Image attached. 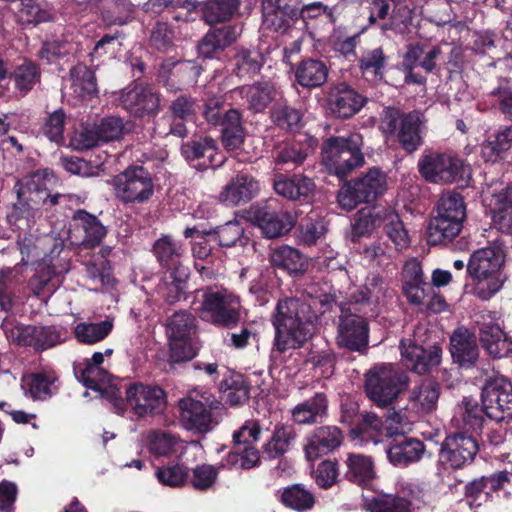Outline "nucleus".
Masks as SVG:
<instances>
[{
    "label": "nucleus",
    "instance_id": "f257e3e1",
    "mask_svg": "<svg viewBox=\"0 0 512 512\" xmlns=\"http://www.w3.org/2000/svg\"><path fill=\"white\" fill-rule=\"evenodd\" d=\"M328 288L326 283L311 281L303 285L301 297L278 300L271 316L275 330L273 346L278 352L300 349L312 338L317 320L312 303H319L326 311L336 302V296L328 292Z\"/></svg>",
    "mask_w": 512,
    "mask_h": 512
},
{
    "label": "nucleus",
    "instance_id": "f03ea898",
    "mask_svg": "<svg viewBox=\"0 0 512 512\" xmlns=\"http://www.w3.org/2000/svg\"><path fill=\"white\" fill-rule=\"evenodd\" d=\"M363 145V136L358 132L331 135L321 143V164L329 175L344 181L355 169L365 164Z\"/></svg>",
    "mask_w": 512,
    "mask_h": 512
},
{
    "label": "nucleus",
    "instance_id": "7ed1b4c3",
    "mask_svg": "<svg viewBox=\"0 0 512 512\" xmlns=\"http://www.w3.org/2000/svg\"><path fill=\"white\" fill-rule=\"evenodd\" d=\"M426 118L422 111L404 112L399 107H384L380 115V129L386 137H393L407 154L416 152L424 144Z\"/></svg>",
    "mask_w": 512,
    "mask_h": 512
},
{
    "label": "nucleus",
    "instance_id": "20e7f679",
    "mask_svg": "<svg viewBox=\"0 0 512 512\" xmlns=\"http://www.w3.org/2000/svg\"><path fill=\"white\" fill-rule=\"evenodd\" d=\"M199 306L195 309L202 320L212 325L233 329L241 320V299L225 288L206 286L194 292V301Z\"/></svg>",
    "mask_w": 512,
    "mask_h": 512
},
{
    "label": "nucleus",
    "instance_id": "39448f33",
    "mask_svg": "<svg viewBox=\"0 0 512 512\" xmlns=\"http://www.w3.org/2000/svg\"><path fill=\"white\" fill-rule=\"evenodd\" d=\"M464 197L456 191L444 192L437 202V216L427 227V243L430 246L446 245L459 235L466 219Z\"/></svg>",
    "mask_w": 512,
    "mask_h": 512
},
{
    "label": "nucleus",
    "instance_id": "423d86ee",
    "mask_svg": "<svg viewBox=\"0 0 512 512\" xmlns=\"http://www.w3.org/2000/svg\"><path fill=\"white\" fill-rule=\"evenodd\" d=\"M505 257L499 247H485L474 251L467 263V275L474 283V293L481 300H489L502 287L501 267Z\"/></svg>",
    "mask_w": 512,
    "mask_h": 512
},
{
    "label": "nucleus",
    "instance_id": "0eeeda50",
    "mask_svg": "<svg viewBox=\"0 0 512 512\" xmlns=\"http://www.w3.org/2000/svg\"><path fill=\"white\" fill-rule=\"evenodd\" d=\"M422 178L433 184H467L471 169L457 155L439 151H425L417 163Z\"/></svg>",
    "mask_w": 512,
    "mask_h": 512
},
{
    "label": "nucleus",
    "instance_id": "6e6552de",
    "mask_svg": "<svg viewBox=\"0 0 512 512\" xmlns=\"http://www.w3.org/2000/svg\"><path fill=\"white\" fill-rule=\"evenodd\" d=\"M410 379L406 372L391 365L375 367L366 374L364 390L366 396L378 407L391 409L409 385Z\"/></svg>",
    "mask_w": 512,
    "mask_h": 512
},
{
    "label": "nucleus",
    "instance_id": "1a4fd4ad",
    "mask_svg": "<svg viewBox=\"0 0 512 512\" xmlns=\"http://www.w3.org/2000/svg\"><path fill=\"white\" fill-rule=\"evenodd\" d=\"M111 186L115 198L123 205H142L154 194L152 173L138 164H131L114 175Z\"/></svg>",
    "mask_w": 512,
    "mask_h": 512
},
{
    "label": "nucleus",
    "instance_id": "9d476101",
    "mask_svg": "<svg viewBox=\"0 0 512 512\" xmlns=\"http://www.w3.org/2000/svg\"><path fill=\"white\" fill-rule=\"evenodd\" d=\"M199 110L197 98L188 93L177 95L163 115L154 121V134L160 138L174 136L184 139L189 134L187 123L196 120Z\"/></svg>",
    "mask_w": 512,
    "mask_h": 512
},
{
    "label": "nucleus",
    "instance_id": "9b49d317",
    "mask_svg": "<svg viewBox=\"0 0 512 512\" xmlns=\"http://www.w3.org/2000/svg\"><path fill=\"white\" fill-rule=\"evenodd\" d=\"M343 182L337 200L346 211H352L362 203L374 202L385 192L387 185L386 174L378 167L369 168L361 176Z\"/></svg>",
    "mask_w": 512,
    "mask_h": 512
},
{
    "label": "nucleus",
    "instance_id": "f8f14e48",
    "mask_svg": "<svg viewBox=\"0 0 512 512\" xmlns=\"http://www.w3.org/2000/svg\"><path fill=\"white\" fill-rule=\"evenodd\" d=\"M399 349L403 365L413 373L426 375L436 370L442 362V345L417 333L413 338L400 340Z\"/></svg>",
    "mask_w": 512,
    "mask_h": 512
},
{
    "label": "nucleus",
    "instance_id": "ddd939ff",
    "mask_svg": "<svg viewBox=\"0 0 512 512\" xmlns=\"http://www.w3.org/2000/svg\"><path fill=\"white\" fill-rule=\"evenodd\" d=\"M440 393L441 386L437 381L423 379L410 391L407 406L403 409L389 412L387 419L402 426L412 424L420 417L436 410Z\"/></svg>",
    "mask_w": 512,
    "mask_h": 512
},
{
    "label": "nucleus",
    "instance_id": "4468645a",
    "mask_svg": "<svg viewBox=\"0 0 512 512\" xmlns=\"http://www.w3.org/2000/svg\"><path fill=\"white\" fill-rule=\"evenodd\" d=\"M336 344L338 348L360 355L369 349L370 326L368 319L360 315L355 307L340 306Z\"/></svg>",
    "mask_w": 512,
    "mask_h": 512
},
{
    "label": "nucleus",
    "instance_id": "2eb2a0df",
    "mask_svg": "<svg viewBox=\"0 0 512 512\" xmlns=\"http://www.w3.org/2000/svg\"><path fill=\"white\" fill-rule=\"evenodd\" d=\"M119 105L134 119L151 120L161 111V93L153 85L133 81L120 91Z\"/></svg>",
    "mask_w": 512,
    "mask_h": 512
},
{
    "label": "nucleus",
    "instance_id": "dca6fc26",
    "mask_svg": "<svg viewBox=\"0 0 512 512\" xmlns=\"http://www.w3.org/2000/svg\"><path fill=\"white\" fill-rule=\"evenodd\" d=\"M480 398L487 418L496 422L512 420V382L509 379L502 375L487 377Z\"/></svg>",
    "mask_w": 512,
    "mask_h": 512
},
{
    "label": "nucleus",
    "instance_id": "f3484780",
    "mask_svg": "<svg viewBox=\"0 0 512 512\" xmlns=\"http://www.w3.org/2000/svg\"><path fill=\"white\" fill-rule=\"evenodd\" d=\"M479 450V441L473 436L449 433L441 442L438 461L444 469L462 470L474 462Z\"/></svg>",
    "mask_w": 512,
    "mask_h": 512
},
{
    "label": "nucleus",
    "instance_id": "a211bd4d",
    "mask_svg": "<svg viewBox=\"0 0 512 512\" xmlns=\"http://www.w3.org/2000/svg\"><path fill=\"white\" fill-rule=\"evenodd\" d=\"M251 220L265 238H279L291 231L296 219L277 199H269L252 209Z\"/></svg>",
    "mask_w": 512,
    "mask_h": 512
},
{
    "label": "nucleus",
    "instance_id": "6ab92c4d",
    "mask_svg": "<svg viewBox=\"0 0 512 512\" xmlns=\"http://www.w3.org/2000/svg\"><path fill=\"white\" fill-rule=\"evenodd\" d=\"M327 108L335 119L347 120L358 114L368 99L346 81L331 82L325 89Z\"/></svg>",
    "mask_w": 512,
    "mask_h": 512
},
{
    "label": "nucleus",
    "instance_id": "aec40b11",
    "mask_svg": "<svg viewBox=\"0 0 512 512\" xmlns=\"http://www.w3.org/2000/svg\"><path fill=\"white\" fill-rule=\"evenodd\" d=\"M125 394L128 407L140 418L159 415L167 406V394L158 385L133 382L126 387Z\"/></svg>",
    "mask_w": 512,
    "mask_h": 512
},
{
    "label": "nucleus",
    "instance_id": "412c9836",
    "mask_svg": "<svg viewBox=\"0 0 512 512\" xmlns=\"http://www.w3.org/2000/svg\"><path fill=\"white\" fill-rule=\"evenodd\" d=\"M107 234L98 217L85 209L73 212L68 225V239L72 245L84 249L98 247Z\"/></svg>",
    "mask_w": 512,
    "mask_h": 512
},
{
    "label": "nucleus",
    "instance_id": "4be33fe9",
    "mask_svg": "<svg viewBox=\"0 0 512 512\" xmlns=\"http://www.w3.org/2000/svg\"><path fill=\"white\" fill-rule=\"evenodd\" d=\"M399 426L401 430L399 427L387 430V437L391 438L387 448V457L395 467L405 468L422 459L426 446L422 440L405 435V426Z\"/></svg>",
    "mask_w": 512,
    "mask_h": 512
},
{
    "label": "nucleus",
    "instance_id": "5701e85b",
    "mask_svg": "<svg viewBox=\"0 0 512 512\" xmlns=\"http://www.w3.org/2000/svg\"><path fill=\"white\" fill-rule=\"evenodd\" d=\"M177 406L180 425L193 434H206L217 424L212 406L208 402L187 396L181 398Z\"/></svg>",
    "mask_w": 512,
    "mask_h": 512
},
{
    "label": "nucleus",
    "instance_id": "b1692460",
    "mask_svg": "<svg viewBox=\"0 0 512 512\" xmlns=\"http://www.w3.org/2000/svg\"><path fill=\"white\" fill-rule=\"evenodd\" d=\"M182 157L199 170L216 168L223 164L218 160L219 148L217 140L209 135H194L180 146Z\"/></svg>",
    "mask_w": 512,
    "mask_h": 512
},
{
    "label": "nucleus",
    "instance_id": "393cba45",
    "mask_svg": "<svg viewBox=\"0 0 512 512\" xmlns=\"http://www.w3.org/2000/svg\"><path fill=\"white\" fill-rule=\"evenodd\" d=\"M201 73V66L193 60L164 61L157 72L156 81L167 92L176 93L184 85L195 84Z\"/></svg>",
    "mask_w": 512,
    "mask_h": 512
},
{
    "label": "nucleus",
    "instance_id": "a878e982",
    "mask_svg": "<svg viewBox=\"0 0 512 512\" xmlns=\"http://www.w3.org/2000/svg\"><path fill=\"white\" fill-rule=\"evenodd\" d=\"M14 189L17 202L13 204L10 217L15 221L32 216V212L41 205H46L49 198V190L44 184L33 177H26L16 182Z\"/></svg>",
    "mask_w": 512,
    "mask_h": 512
},
{
    "label": "nucleus",
    "instance_id": "bb28decb",
    "mask_svg": "<svg viewBox=\"0 0 512 512\" xmlns=\"http://www.w3.org/2000/svg\"><path fill=\"white\" fill-rule=\"evenodd\" d=\"M449 341L452 363L459 370L468 371L478 366L480 350L475 333H472L466 327H459L453 331Z\"/></svg>",
    "mask_w": 512,
    "mask_h": 512
},
{
    "label": "nucleus",
    "instance_id": "cd10ccee",
    "mask_svg": "<svg viewBox=\"0 0 512 512\" xmlns=\"http://www.w3.org/2000/svg\"><path fill=\"white\" fill-rule=\"evenodd\" d=\"M261 7L265 29L278 35L290 34L299 23L297 6L288 0H262Z\"/></svg>",
    "mask_w": 512,
    "mask_h": 512
},
{
    "label": "nucleus",
    "instance_id": "c85d7f7f",
    "mask_svg": "<svg viewBox=\"0 0 512 512\" xmlns=\"http://www.w3.org/2000/svg\"><path fill=\"white\" fill-rule=\"evenodd\" d=\"M402 292L411 305H423L430 296L432 285L427 281L421 262L416 258L407 260L401 273Z\"/></svg>",
    "mask_w": 512,
    "mask_h": 512
},
{
    "label": "nucleus",
    "instance_id": "c756f323",
    "mask_svg": "<svg viewBox=\"0 0 512 512\" xmlns=\"http://www.w3.org/2000/svg\"><path fill=\"white\" fill-rule=\"evenodd\" d=\"M239 36L237 27L231 24L211 26L198 41L197 54L203 59H219Z\"/></svg>",
    "mask_w": 512,
    "mask_h": 512
},
{
    "label": "nucleus",
    "instance_id": "7c9ffc66",
    "mask_svg": "<svg viewBox=\"0 0 512 512\" xmlns=\"http://www.w3.org/2000/svg\"><path fill=\"white\" fill-rule=\"evenodd\" d=\"M476 338L483 350L493 359H501L512 354V337L493 320L477 323Z\"/></svg>",
    "mask_w": 512,
    "mask_h": 512
},
{
    "label": "nucleus",
    "instance_id": "2f4dec72",
    "mask_svg": "<svg viewBox=\"0 0 512 512\" xmlns=\"http://www.w3.org/2000/svg\"><path fill=\"white\" fill-rule=\"evenodd\" d=\"M153 252L164 274H179L180 277L190 272L184 264V246L175 241L171 236L165 235L156 240Z\"/></svg>",
    "mask_w": 512,
    "mask_h": 512
},
{
    "label": "nucleus",
    "instance_id": "473e14b6",
    "mask_svg": "<svg viewBox=\"0 0 512 512\" xmlns=\"http://www.w3.org/2000/svg\"><path fill=\"white\" fill-rule=\"evenodd\" d=\"M342 430L334 425L316 427L307 437L304 452L309 461H314L336 450L342 444Z\"/></svg>",
    "mask_w": 512,
    "mask_h": 512
},
{
    "label": "nucleus",
    "instance_id": "72a5a7b5",
    "mask_svg": "<svg viewBox=\"0 0 512 512\" xmlns=\"http://www.w3.org/2000/svg\"><path fill=\"white\" fill-rule=\"evenodd\" d=\"M238 91L246 100L248 110L253 114L264 113L283 95L271 80L255 81L251 85L239 87Z\"/></svg>",
    "mask_w": 512,
    "mask_h": 512
},
{
    "label": "nucleus",
    "instance_id": "f704fd0d",
    "mask_svg": "<svg viewBox=\"0 0 512 512\" xmlns=\"http://www.w3.org/2000/svg\"><path fill=\"white\" fill-rule=\"evenodd\" d=\"M259 192V182L246 172L240 171L223 187L219 200L226 205L237 206L250 202Z\"/></svg>",
    "mask_w": 512,
    "mask_h": 512
},
{
    "label": "nucleus",
    "instance_id": "c9c22d12",
    "mask_svg": "<svg viewBox=\"0 0 512 512\" xmlns=\"http://www.w3.org/2000/svg\"><path fill=\"white\" fill-rule=\"evenodd\" d=\"M329 400L324 392H315L313 396L298 403L291 410V420L294 424L317 425L328 416Z\"/></svg>",
    "mask_w": 512,
    "mask_h": 512
},
{
    "label": "nucleus",
    "instance_id": "e433bc0d",
    "mask_svg": "<svg viewBox=\"0 0 512 512\" xmlns=\"http://www.w3.org/2000/svg\"><path fill=\"white\" fill-rule=\"evenodd\" d=\"M317 140L311 136L304 139H293L279 144L275 150L274 161L276 165L299 167L311 154Z\"/></svg>",
    "mask_w": 512,
    "mask_h": 512
},
{
    "label": "nucleus",
    "instance_id": "4c0bfd02",
    "mask_svg": "<svg viewBox=\"0 0 512 512\" xmlns=\"http://www.w3.org/2000/svg\"><path fill=\"white\" fill-rule=\"evenodd\" d=\"M405 56L409 67H420L427 74L441 70L440 62L443 58V51L440 45L411 43L407 46Z\"/></svg>",
    "mask_w": 512,
    "mask_h": 512
},
{
    "label": "nucleus",
    "instance_id": "58836bf2",
    "mask_svg": "<svg viewBox=\"0 0 512 512\" xmlns=\"http://www.w3.org/2000/svg\"><path fill=\"white\" fill-rule=\"evenodd\" d=\"M328 75L327 63L318 58H304L295 68V81L309 90L322 87L327 82Z\"/></svg>",
    "mask_w": 512,
    "mask_h": 512
},
{
    "label": "nucleus",
    "instance_id": "ea45409f",
    "mask_svg": "<svg viewBox=\"0 0 512 512\" xmlns=\"http://www.w3.org/2000/svg\"><path fill=\"white\" fill-rule=\"evenodd\" d=\"M335 7L321 1H313L297 7L299 23L307 30H315L320 26L334 25L337 21Z\"/></svg>",
    "mask_w": 512,
    "mask_h": 512
},
{
    "label": "nucleus",
    "instance_id": "a19ab883",
    "mask_svg": "<svg viewBox=\"0 0 512 512\" xmlns=\"http://www.w3.org/2000/svg\"><path fill=\"white\" fill-rule=\"evenodd\" d=\"M58 381L59 377L53 369H42L26 376L23 386L33 400L44 401L58 392Z\"/></svg>",
    "mask_w": 512,
    "mask_h": 512
},
{
    "label": "nucleus",
    "instance_id": "79ce46f5",
    "mask_svg": "<svg viewBox=\"0 0 512 512\" xmlns=\"http://www.w3.org/2000/svg\"><path fill=\"white\" fill-rule=\"evenodd\" d=\"M18 340L37 351L47 350L61 342L60 331L55 326H32L20 328Z\"/></svg>",
    "mask_w": 512,
    "mask_h": 512
},
{
    "label": "nucleus",
    "instance_id": "37998d69",
    "mask_svg": "<svg viewBox=\"0 0 512 512\" xmlns=\"http://www.w3.org/2000/svg\"><path fill=\"white\" fill-rule=\"evenodd\" d=\"M269 117L272 124L285 132H296L302 126L303 114L294 107L284 95L270 107Z\"/></svg>",
    "mask_w": 512,
    "mask_h": 512
},
{
    "label": "nucleus",
    "instance_id": "c03bdc74",
    "mask_svg": "<svg viewBox=\"0 0 512 512\" xmlns=\"http://www.w3.org/2000/svg\"><path fill=\"white\" fill-rule=\"evenodd\" d=\"M315 184L312 179L294 174L291 177H281L274 182V190L278 195L292 201H309Z\"/></svg>",
    "mask_w": 512,
    "mask_h": 512
},
{
    "label": "nucleus",
    "instance_id": "a18cd8bd",
    "mask_svg": "<svg viewBox=\"0 0 512 512\" xmlns=\"http://www.w3.org/2000/svg\"><path fill=\"white\" fill-rule=\"evenodd\" d=\"M390 210L391 207L388 206L374 205L357 211L352 224L353 236H369L376 229L381 228Z\"/></svg>",
    "mask_w": 512,
    "mask_h": 512
},
{
    "label": "nucleus",
    "instance_id": "49530a36",
    "mask_svg": "<svg viewBox=\"0 0 512 512\" xmlns=\"http://www.w3.org/2000/svg\"><path fill=\"white\" fill-rule=\"evenodd\" d=\"M485 103L490 110L512 122V79L499 77L496 85L486 94Z\"/></svg>",
    "mask_w": 512,
    "mask_h": 512
},
{
    "label": "nucleus",
    "instance_id": "de8ad7c7",
    "mask_svg": "<svg viewBox=\"0 0 512 512\" xmlns=\"http://www.w3.org/2000/svg\"><path fill=\"white\" fill-rule=\"evenodd\" d=\"M264 64L261 52L255 48L238 47L231 59L232 73L240 79H251Z\"/></svg>",
    "mask_w": 512,
    "mask_h": 512
},
{
    "label": "nucleus",
    "instance_id": "09e8293b",
    "mask_svg": "<svg viewBox=\"0 0 512 512\" xmlns=\"http://www.w3.org/2000/svg\"><path fill=\"white\" fill-rule=\"evenodd\" d=\"M222 398L230 406H239L250 398V384L246 377L236 371H229L219 384Z\"/></svg>",
    "mask_w": 512,
    "mask_h": 512
},
{
    "label": "nucleus",
    "instance_id": "8fccbe9b",
    "mask_svg": "<svg viewBox=\"0 0 512 512\" xmlns=\"http://www.w3.org/2000/svg\"><path fill=\"white\" fill-rule=\"evenodd\" d=\"M462 403L464 410L456 432L478 439L486 424L487 416L485 415L484 406L476 400L466 397Z\"/></svg>",
    "mask_w": 512,
    "mask_h": 512
},
{
    "label": "nucleus",
    "instance_id": "3c124183",
    "mask_svg": "<svg viewBox=\"0 0 512 512\" xmlns=\"http://www.w3.org/2000/svg\"><path fill=\"white\" fill-rule=\"evenodd\" d=\"M270 262L273 267L286 271L291 276L305 273L308 268L306 257L297 249L283 245L271 254Z\"/></svg>",
    "mask_w": 512,
    "mask_h": 512
},
{
    "label": "nucleus",
    "instance_id": "603ef678",
    "mask_svg": "<svg viewBox=\"0 0 512 512\" xmlns=\"http://www.w3.org/2000/svg\"><path fill=\"white\" fill-rule=\"evenodd\" d=\"M396 410L394 407L384 412L382 416H378L373 412H365L361 414V418L357 421L354 427L351 429V433L359 438H374L381 436L384 432L387 436V430L394 428V425H398L392 420L387 419V414ZM397 426H395L396 428Z\"/></svg>",
    "mask_w": 512,
    "mask_h": 512
},
{
    "label": "nucleus",
    "instance_id": "864d4df0",
    "mask_svg": "<svg viewBox=\"0 0 512 512\" xmlns=\"http://www.w3.org/2000/svg\"><path fill=\"white\" fill-rule=\"evenodd\" d=\"M71 88L83 100L98 95L97 79L93 69L84 63H77L69 71Z\"/></svg>",
    "mask_w": 512,
    "mask_h": 512
},
{
    "label": "nucleus",
    "instance_id": "5fc2aeb1",
    "mask_svg": "<svg viewBox=\"0 0 512 512\" xmlns=\"http://www.w3.org/2000/svg\"><path fill=\"white\" fill-rule=\"evenodd\" d=\"M344 477L349 482L366 487L375 478L374 463L371 457L361 454H348L345 461Z\"/></svg>",
    "mask_w": 512,
    "mask_h": 512
},
{
    "label": "nucleus",
    "instance_id": "6e6d98bb",
    "mask_svg": "<svg viewBox=\"0 0 512 512\" xmlns=\"http://www.w3.org/2000/svg\"><path fill=\"white\" fill-rule=\"evenodd\" d=\"M203 234L207 235L210 240L217 241L221 247H234L237 244L245 246L249 238L245 235L244 227L238 220L228 221L223 225L206 230Z\"/></svg>",
    "mask_w": 512,
    "mask_h": 512
},
{
    "label": "nucleus",
    "instance_id": "4d7b16f0",
    "mask_svg": "<svg viewBox=\"0 0 512 512\" xmlns=\"http://www.w3.org/2000/svg\"><path fill=\"white\" fill-rule=\"evenodd\" d=\"M296 438L292 425L277 424L270 439L262 446V452L268 459H276L285 455Z\"/></svg>",
    "mask_w": 512,
    "mask_h": 512
},
{
    "label": "nucleus",
    "instance_id": "13d9d810",
    "mask_svg": "<svg viewBox=\"0 0 512 512\" xmlns=\"http://www.w3.org/2000/svg\"><path fill=\"white\" fill-rule=\"evenodd\" d=\"M135 6L130 0H104L100 16L105 26H123L133 20Z\"/></svg>",
    "mask_w": 512,
    "mask_h": 512
},
{
    "label": "nucleus",
    "instance_id": "bf43d9fd",
    "mask_svg": "<svg viewBox=\"0 0 512 512\" xmlns=\"http://www.w3.org/2000/svg\"><path fill=\"white\" fill-rule=\"evenodd\" d=\"M494 197L493 224L501 233L512 235V185L507 186Z\"/></svg>",
    "mask_w": 512,
    "mask_h": 512
},
{
    "label": "nucleus",
    "instance_id": "052dcab7",
    "mask_svg": "<svg viewBox=\"0 0 512 512\" xmlns=\"http://www.w3.org/2000/svg\"><path fill=\"white\" fill-rule=\"evenodd\" d=\"M279 501L289 509L297 512L311 511L316 504L314 494L302 484H292L279 490Z\"/></svg>",
    "mask_w": 512,
    "mask_h": 512
},
{
    "label": "nucleus",
    "instance_id": "680f3d73",
    "mask_svg": "<svg viewBox=\"0 0 512 512\" xmlns=\"http://www.w3.org/2000/svg\"><path fill=\"white\" fill-rule=\"evenodd\" d=\"M8 77L13 81L14 88L25 96L40 82L41 70L37 63L25 59L23 63L15 66Z\"/></svg>",
    "mask_w": 512,
    "mask_h": 512
},
{
    "label": "nucleus",
    "instance_id": "e2e57ef3",
    "mask_svg": "<svg viewBox=\"0 0 512 512\" xmlns=\"http://www.w3.org/2000/svg\"><path fill=\"white\" fill-rule=\"evenodd\" d=\"M199 4L198 0H147L142 6V10L145 13L158 16L164 11L182 8L186 10L185 15L178 13L173 15V19L177 22H187L190 20L191 13L198 9Z\"/></svg>",
    "mask_w": 512,
    "mask_h": 512
},
{
    "label": "nucleus",
    "instance_id": "0e129e2a",
    "mask_svg": "<svg viewBox=\"0 0 512 512\" xmlns=\"http://www.w3.org/2000/svg\"><path fill=\"white\" fill-rule=\"evenodd\" d=\"M512 148V124L500 127L494 139L481 145V155L487 162H497Z\"/></svg>",
    "mask_w": 512,
    "mask_h": 512
},
{
    "label": "nucleus",
    "instance_id": "69168bd1",
    "mask_svg": "<svg viewBox=\"0 0 512 512\" xmlns=\"http://www.w3.org/2000/svg\"><path fill=\"white\" fill-rule=\"evenodd\" d=\"M240 5V0H207L201 7L202 19L210 25L228 21Z\"/></svg>",
    "mask_w": 512,
    "mask_h": 512
},
{
    "label": "nucleus",
    "instance_id": "338daca9",
    "mask_svg": "<svg viewBox=\"0 0 512 512\" xmlns=\"http://www.w3.org/2000/svg\"><path fill=\"white\" fill-rule=\"evenodd\" d=\"M388 65V56L382 47L363 51L358 66L363 75H371L374 79H382Z\"/></svg>",
    "mask_w": 512,
    "mask_h": 512
},
{
    "label": "nucleus",
    "instance_id": "774afa93",
    "mask_svg": "<svg viewBox=\"0 0 512 512\" xmlns=\"http://www.w3.org/2000/svg\"><path fill=\"white\" fill-rule=\"evenodd\" d=\"M366 510L369 512H412V503L406 497L397 494H381L367 500Z\"/></svg>",
    "mask_w": 512,
    "mask_h": 512
}]
</instances>
